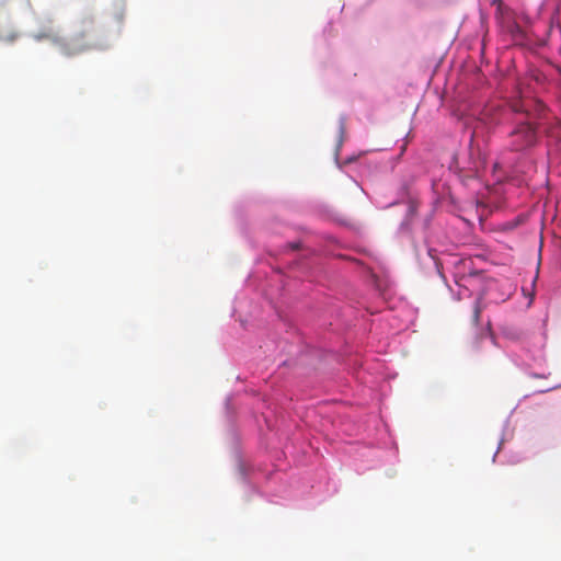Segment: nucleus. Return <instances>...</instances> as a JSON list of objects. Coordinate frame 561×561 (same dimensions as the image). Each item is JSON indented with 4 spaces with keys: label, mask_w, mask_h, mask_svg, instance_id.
Wrapping results in <instances>:
<instances>
[{
    "label": "nucleus",
    "mask_w": 561,
    "mask_h": 561,
    "mask_svg": "<svg viewBox=\"0 0 561 561\" xmlns=\"http://www.w3.org/2000/svg\"><path fill=\"white\" fill-rule=\"evenodd\" d=\"M20 1H21V2H25V3H27V4L30 3V1H28V0H20Z\"/></svg>",
    "instance_id": "nucleus-6"
},
{
    "label": "nucleus",
    "mask_w": 561,
    "mask_h": 561,
    "mask_svg": "<svg viewBox=\"0 0 561 561\" xmlns=\"http://www.w3.org/2000/svg\"><path fill=\"white\" fill-rule=\"evenodd\" d=\"M537 125L531 122H523L515 126L508 135V148L511 151L523 152L537 144Z\"/></svg>",
    "instance_id": "nucleus-1"
},
{
    "label": "nucleus",
    "mask_w": 561,
    "mask_h": 561,
    "mask_svg": "<svg viewBox=\"0 0 561 561\" xmlns=\"http://www.w3.org/2000/svg\"><path fill=\"white\" fill-rule=\"evenodd\" d=\"M289 245H290V248H291L293 250H296V249H298V248H299V244H298V243H290Z\"/></svg>",
    "instance_id": "nucleus-5"
},
{
    "label": "nucleus",
    "mask_w": 561,
    "mask_h": 561,
    "mask_svg": "<svg viewBox=\"0 0 561 561\" xmlns=\"http://www.w3.org/2000/svg\"><path fill=\"white\" fill-rule=\"evenodd\" d=\"M512 108L517 113H526L529 118L542 117L546 111L545 104L534 100L515 102L512 105Z\"/></svg>",
    "instance_id": "nucleus-2"
},
{
    "label": "nucleus",
    "mask_w": 561,
    "mask_h": 561,
    "mask_svg": "<svg viewBox=\"0 0 561 561\" xmlns=\"http://www.w3.org/2000/svg\"><path fill=\"white\" fill-rule=\"evenodd\" d=\"M19 37V33L12 25L11 20L1 14L0 15V41L12 43Z\"/></svg>",
    "instance_id": "nucleus-3"
},
{
    "label": "nucleus",
    "mask_w": 561,
    "mask_h": 561,
    "mask_svg": "<svg viewBox=\"0 0 561 561\" xmlns=\"http://www.w3.org/2000/svg\"><path fill=\"white\" fill-rule=\"evenodd\" d=\"M480 312H481V310H480L479 306H476L474 310H473V321H474L476 324L479 321Z\"/></svg>",
    "instance_id": "nucleus-4"
}]
</instances>
